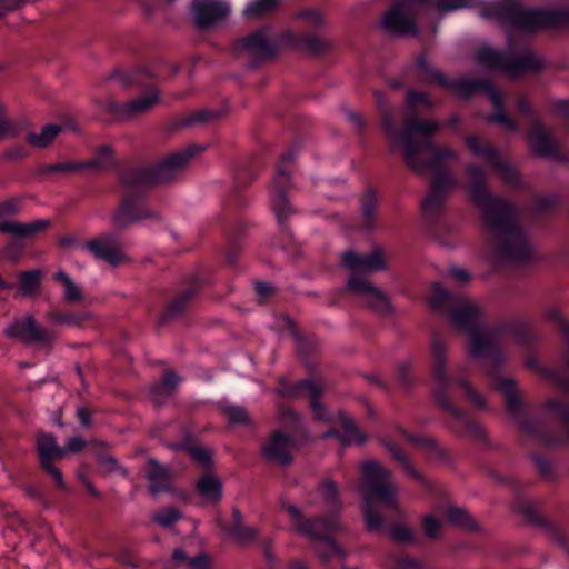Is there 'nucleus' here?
<instances>
[{
	"label": "nucleus",
	"mask_w": 569,
	"mask_h": 569,
	"mask_svg": "<svg viewBox=\"0 0 569 569\" xmlns=\"http://www.w3.org/2000/svg\"><path fill=\"white\" fill-rule=\"evenodd\" d=\"M375 96L380 110L381 126L391 148H401L407 166L416 172H432L431 191L422 206L426 211L436 210L440 207L443 196L458 187L456 177L441 167L445 162L457 158L456 151L447 147L432 149L426 140L437 131L436 122L406 119L405 131L397 130L393 124V113L385 97L380 92H376Z\"/></svg>",
	"instance_id": "1"
},
{
	"label": "nucleus",
	"mask_w": 569,
	"mask_h": 569,
	"mask_svg": "<svg viewBox=\"0 0 569 569\" xmlns=\"http://www.w3.org/2000/svg\"><path fill=\"white\" fill-rule=\"evenodd\" d=\"M428 299L435 310L449 313L456 328L469 333L470 358L483 360L486 365L497 360L499 348L509 338V331L480 328L482 310L476 301L450 295L439 282L432 283Z\"/></svg>",
	"instance_id": "2"
},
{
	"label": "nucleus",
	"mask_w": 569,
	"mask_h": 569,
	"mask_svg": "<svg viewBox=\"0 0 569 569\" xmlns=\"http://www.w3.org/2000/svg\"><path fill=\"white\" fill-rule=\"evenodd\" d=\"M467 174L470 197L482 208L497 253L515 262L527 259L531 253V247L515 221L513 210L505 201L486 194L485 177L478 167H469Z\"/></svg>",
	"instance_id": "3"
},
{
	"label": "nucleus",
	"mask_w": 569,
	"mask_h": 569,
	"mask_svg": "<svg viewBox=\"0 0 569 569\" xmlns=\"http://www.w3.org/2000/svg\"><path fill=\"white\" fill-rule=\"evenodd\" d=\"M360 492L363 500V517L369 531H379L383 526L381 511H397V488L391 473L377 461L361 465Z\"/></svg>",
	"instance_id": "4"
},
{
	"label": "nucleus",
	"mask_w": 569,
	"mask_h": 569,
	"mask_svg": "<svg viewBox=\"0 0 569 569\" xmlns=\"http://www.w3.org/2000/svg\"><path fill=\"white\" fill-rule=\"evenodd\" d=\"M341 261L351 273L347 282L348 292L377 312H390L391 305L389 298L367 278L361 276V273H370L386 268L387 261L382 251L375 249L369 256H360L353 251H347L342 254Z\"/></svg>",
	"instance_id": "5"
},
{
	"label": "nucleus",
	"mask_w": 569,
	"mask_h": 569,
	"mask_svg": "<svg viewBox=\"0 0 569 569\" xmlns=\"http://www.w3.org/2000/svg\"><path fill=\"white\" fill-rule=\"evenodd\" d=\"M281 509L288 515L295 530L313 541V548L322 562L328 563L333 559L342 560L343 552L330 538V535L339 529V522L336 518L328 520L321 518L306 519L303 511L291 502H282Z\"/></svg>",
	"instance_id": "6"
},
{
	"label": "nucleus",
	"mask_w": 569,
	"mask_h": 569,
	"mask_svg": "<svg viewBox=\"0 0 569 569\" xmlns=\"http://www.w3.org/2000/svg\"><path fill=\"white\" fill-rule=\"evenodd\" d=\"M201 150L202 148L198 146H190L168 156L154 167L132 170L123 177V184L128 191L134 192L170 182L182 172L189 161Z\"/></svg>",
	"instance_id": "7"
},
{
	"label": "nucleus",
	"mask_w": 569,
	"mask_h": 569,
	"mask_svg": "<svg viewBox=\"0 0 569 569\" xmlns=\"http://www.w3.org/2000/svg\"><path fill=\"white\" fill-rule=\"evenodd\" d=\"M3 332L9 339L40 346H51L57 339L53 329L40 326L31 315L13 319Z\"/></svg>",
	"instance_id": "8"
},
{
	"label": "nucleus",
	"mask_w": 569,
	"mask_h": 569,
	"mask_svg": "<svg viewBox=\"0 0 569 569\" xmlns=\"http://www.w3.org/2000/svg\"><path fill=\"white\" fill-rule=\"evenodd\" d=\"M425 0H406L396 4L386 13L381 21L385 30L400 36L413 34L416 32V22L413 14L417 6Z\"/></svg>",
	"instance_id": "9"
},
{
	"label": "nucleus",
	"mask_w": 569,
	"mask_h": 569,
	"mask_svg": "<svg viewBox=\"0 0 569 569\" xmlns=\"http://www.w3.org/2000/svg\"><path fill=\"white\" fill-rule=\"evenodd\" d=\"M158 102L159 92L156 89H151L144 96L127 103H121L114 101L113 99H109L104 102L102 108L117 119L130 120L148 112Z\"/></svg>",
	"instance_id": "10"
},
{
	"label": "nucleus",
	"mask_w": 569,
	"mask_h": 569,
	"mask_svg": "<svg viewBox=\"0 0 569 569\" xmlns=\"http://www.w3.org/2000/svg\"><path fill=\"white\" fill-rule=\"evenodd\" d=\"M467 147L470 152L481 159H483L489 166L495 168L506 183H515L517 180V171L508 163L501 161L493 148L487 142L481 141L476 136H470L466 140Z\"/></svg>",
	"instance_id": "11"
},
{
	"label": "nucleus",
	"mask_w": 569,
	"mask_h": 569,
	"mask_svg": "<svg viewBox=\"0 0 569 569\" xmlns=\"http://www.w3.org/2000/svg\"><path fill=\"white\" fill-rule=\"evenodd\" d=\"M277 392L286 399H297L307 397L310 400L311 409L318 419L325 418V410L318 401V396L321 392V387L313 381L306 380L295 385H288L280 379Z\"/></svg>",
	"instance_id": "12"
},
{
	"label": "nucleus",
	"mask_w": 569,
	"mask_h": 569,
	"mask_svg": "<svg viewBox=\"0 0 569 569\" xmlns=\"http://www.w3.org/2000/svg\"><path fill=\"white\" fill-rule=\"evenodd\" d=\"M291 160L292 159L290 156L283 158L281 166L277 170V174L271 187V203L279 221H282L291 212L286 196V192L290 187V174L284 169V163L290 162Z\"/></svg>",
	"instance_id": "13"
},
{
	"label": "nucleus",
	"mask_w": 569,
	"mask_h": 569,
	"mask_svg": "<svg viewBox=\"0 0 569 569\" xmlns=\"http://www.w3.org/2000/svg\"><path fill=\"white\" fill-rule=\"evenodd\" d=\"M87 249L96 259L113 267L120 264L124 258L117 238L110 234L88 241Z\"/></svg>",
	"instance_id": "14"
},
{
	"label": "nucleus",
	"mask_w": 569,
	"mask_h": 569,
	"mask_svg": "<svg viewBox=\"0 0 569 569\" xmlns=\"http://www.w3.org/2000/svg\"><path fill=\"white\" fill-rule=\"evenodd\" d=\"M239 50L256 60L268 59L274 54V40L266 30H260L244 38L239 43Z\"/></svg>",
	"instance_id": "15"
},
{
	"label": "nucleus",
	"mask_w": 569,
	"mask_h": 569,
	"mask_svg": "<svg viewBox=\"0 0 569 569\" xmlns=\"http://www.w3.org/2000/svg\"><path fill=\"white\" fill-rule=\"evenodd\" d=\"M293 450L295 443L291 438L281 432H274L262 448L264 457L279 465L290 463Z\"/></svg>",
	"instance_id": "16"
},
{
	"label": "nucleus",
	"mask_w": 569,
	"mask_h": 569,
	"mask_svg": "<svg viewBox=\"0 0 569 569\" xmlns=\"http://www.w3.org/2000/svg\"><path fill=\"white\" fill-rule=\"evenodd\" d=\"M193 13L200 27H209L224 19L229 13V7L218 0H196Z\"/></svg>",
	"instance_id": "17"
},
{
	"label": "nucleus",
	"mask_w": 569,
	"mask_h": 569,
	"mask_svg": "<svg viewBox=\"0 0 569 569\" xmlns=\"http://www.w3.org/2000/svg\"><path fill=\"white\" fill-rule=\"evenodd\" d=\"M156 212L146 206L131 200H124L113 216V223L118 228H124L134 222L156 218Z\"/></svg>",
	"instance_id": "18"
},
{
	"label": "nucleus",
	"mask_w": 569,
	"mask_h": 569,
	"mask_svg": "<svg viewBox=\"0 0 569 569\" xmlns=\"http://www.w3.org/2000/svg\"><path fill=\"white\" fill-rule=\"evenodd\" d=\"M556 16L550 12L531 9H520L515 14V23L522 30L550 27L556 22Z\"/></svg>",
	"instance_id": "19"
},
{
	"label": "nucleus",
	"mask_w": 569,
	"mask_h": 569,
	"mask_svg": "<svg viewBox=\"0 0 569 569\" xmlns=\"http://www.w3.org/2000/svg\"><path fill=\"white\" fill-rule=\"evenodd\" d=\"M49 226L48 220H38L30 223H19L8 220L0 222V232L8 233L16 238H31Z\"/></svg>",
	"instance_id": "20"
},
{
	"label": "nucleus",
	"mask_w": 569,
	"mask_h": 569,
	"mask_svg": "<svg viewBox=\"0 0 569 569\" xmlns=\"http://www.w3.org/2000/svg\"><path fill=\"white\" fill-rule=\"evenodd\" d=\"M146 477L152 495H158L169 488L170 475L168 469L154 460L148 461Z\"/></svg>",
	"instance_id": "21"
},
{
	"label": "nucleus",
	"mask_w": 569,
	"mask_h": 569,
	"mask_svg": "<svg viewBox=\"0 0 569 569\" xmlns=\"http://www.w3.org/2000/svg\"><path fill=\"white\" fill-rule=\"evenodd\" d=\"M37 446L41 466H49L53 460L60 459L66 455V449L59 447L54 437L49 433L39 435Z\"/></svg>",
	"instance_id": "22"
},
{
	"label": "nucleus",
	"mask_w": 569,
	"mask_h": 569,
	"mask_svg": "<svg viewBox=\"0 0 569 569\" xmlns=\"http://www.w3.org/2000/svg\"><path fill=\"white\" fill-rule=\"evenodd\" d=\"M543 411L547 416L563 422L569 437V389L565 388L560 398L548 399L545 403Z\"/></svg>",
	"instance_id": "23"
},
{
	"label": "nucleus",
	"mask_w": 569,
	"mask_h": 569,
	"mask_svg": "<svg viewBox=\"0 0 569 569\" xmlns=\"http://www.w3.org/2000/svg\"><path fill=\"white\" fill-rule=\"evenodd\" d=\"M61 131L62 127L59 124H47L42 127L38 132H28L26 136V141L32 148L44 149L53 143Z\"/></svg>",
	"instance_id": "24"
},
{
	"label": "nucleus",
	"mask_w": 569,
	"mask_h": 569,
	"mask_svg": "<svg viewBox=\"0 0 569 569\" xmlns=\"http://www.w3.org/2000/svg\"><path fill=\"white\" fill-rule=\"evenodd\" d=\"M197 492L207 502L216 503L221 498L222 485L213 473H206L197 481Z\"/></svg>",
	"instance_id": "25"
},
{
	"label": "nucleus",
	"mask_w": 569,
	"mask_h": 569,
	"mask_svg": "<svg viewBox=\"0 0 569 569\" xmlns=\"http://www.w3.org/2000/svg\"><path fill=\"white\" fill-rule=\"evenodd\" d=\"M446 345L440 338L435 337L431 341L432 376L439 382H443L446 376Z\"/></svg>",
	"instance_id": "26"
},
{
	"label": "nucleus",
	"mask_w": 569,
	"mask_h": 569,
	"mask_svg": "<svg viewBox=\"0 0 569 569\" xmlns=\"http://www.w3.org/2000/svg\"><path fill=\"white\" fill-rule=\"evenodd\" d=\"M172 560L176 569H211V559L204 553L190 558L183 550L178 549L173 551Z\"/></svg>",
	"instance_id": "27"
},
{
	"label": "nucleus",
	"mask_w": 569,
	"mask_h": 569,
	"mask_svg": "<svg viewBox=\"0 0 569 569\" xmlns=\"http://www.w3.org/2000/svg\"><path fill=\"white\" fill-rule=\"evenodd\" d=\"M529 147L536 154L550 156L555 151V144L549 134L540 126L535 127L529 134Z\"/></svg>",
	"instance_id": "28"
},
{
	"label": "nucleus",
	"mask_w": 569,
	"mask_h": 569,
	"mask_svg": "<svg viewBox=\"0 0 569 569\" xmlns=\"http://www.w3.org/2000/svg\"><path fill=\"white\" fill-rule=\"evenodd\" d=\"M53 280L60 283L63 288V298L69 303H80L84 300V295L81 288L73 281V279L63 270L54 273Z\"/></svg>",
	"instance_id": "29"
},
{
	"label": "nucleus",
	"mask_w": 569,
	"mask_h": 569,
	"mask_svg": "<svg viewBox=\"0 0 569 569\" xmlns=\"http://www.w3.org/2000/svg\"><path fill=\"white\" fill-rule=\"evenodd\" d=\"M179 381V377L173 371L166 372L162 381L153 386L151 389L153 402L157 405L163 403V401L172 395Z\"/></svg>",
	"instance_id": "30"
},
{
	"label": "nucleus",
	"mask_w": 569,
	"mask_h": 569,
	"mask_svg": "<svg viewBox=\"0 0 569 569\" xmlns=\"http://www.w3.org/2000/svg\"><path fill=\"white\" fill-rule=\"evenodd\" d=\"M47 319L53 325L81 327L90 318L89 312H63L52 309L47 312Z\"/></svg>",
	"instance_id": "31"
},
{
	"label": "nucleus",
	"mask_w": 569,
	"mask_h": 569,
	"mask_svg": "<svg viewBox=\"0 0 569 569\" xmlns=\"http://www.w3.org/2000/svg\"><path fill=\"white\" fill-rule=\"evenodd\" d=\"M437 512L448 522L459 525L467 529H472L475 527V522L470 515L458 507L455 506H441L437 507Z\"/></svg>",
	"instance_id": "32"
},
{
	"label": "nucleus",
	"mask_w": 569,
	"mask_h": 569,
	"mask_svg": "<svg viewBox=\"0 0 569 569\" xmlns=\"http://www.w3.org/2000/svg\"><path fill=\"white\" fill-rule=\"evenodd\" d=\"M337 423H339L343 430L341 441L347 443H362L366 437L358 430L353 420L343 412H339L337 416Z\"/></svg>",
	"instance_id": "33"
},
{
	"label": "nucleus",
	"mask_w": 569,
	"mask_h": 569,
	"mask_svg": "<svg viewBox=\"0 0 569 569\" xmlns=\"http://www.w3.org/2000/svg\"><path fill=\"white\" fill-rule=\"evenodd\" d=\"M41 278L42 273L40 270H32L20 273L19 292L26 297L34 295L40 286Z\"/></svg>",
	"instance_id": "34"
},
{
	"label": "nucleus",
	"mask_w": 569,
	"mask_h": 569,
	"mask_svg": "<svg viewBox=\"0 0 569 569\" xmlns=\"http://www.w3.org/2000/svg\"><path fill=\"white\" fill-rule=\"evenodd\" d=\"M279 3V0H254L250 2L243 14L249 19H257L271 12Z\"/></svg>",
	"instance_id": "35"
},
{
	"label": "nucleus",
	"mask_w": 569,
	"mask_h": 569,
	"mask_svg": "<svg viewBox=\"0 0 569 569\" xmlns=\"http://www.w3.org/2000/svg\"><path fill=\"white\" fill-rule=\"evenodd\" d=\"M488 97L496 108V111L491 116V120L498 123L503 124L508 129H515V123L507 117V114L501 109V96L498 90L490 88L488 89Z\"/></svg>",
	"instance_id": "36"
},
{
	"label": "nucleus",
	"mask_w": 569,
	"mask_h": 569,
	"mask_svg": "<svg viewBox=\"0 0 569 569\" xmlns=\"http://www.w3.org/2000/svg\"><path fill=\"white\" fill-rule=\"evenodd\" d=\"M320 503L328 509L338 506V488L332 480H325L319 488Z\"/></svg>",
	"instance_id": "37"
},
{
	"label": "nucleus",
	"mask_w": 569,
	"mask_h": 569,
	"mask_svg": "<svg viewBox=\"0 0 569 569\" xmlns=\"http://www.w3.org/2000/svg\"><path fill=\"white\" fill-rule=\"evenodd\" d=\"M446 521L438 512L437 508L432 513L426 515L423 518V529L429 538H436L440 535L442 523Z\"/></svg>",
	"instance_id": "38"
},
{
	"label": "nucleus",
	"mask_w": 569,
	"mask_h": 569,
	"mask_svg": "<svg viewBox=\"0 0 569 569\" xmlns=\"http://www.w3.org/2000/svg\"><path fill=\"white\" fill-rule=\"evenodd\" d=\"M477 59L481 64L486 67H503V57L499 52L488 47H482L479 49Z\"/></svg>",
	"instance_id": "39"
},
{
	"label": "nucleus",
	"mask_w": 569,
	"mask_h": 569,
	"mask_svg": "<svg viewBox=\"0 0 569 569\" xmlns=\"http://www.w3.org/2000/svg\"><path fill=\"white\" fill-rule=\"evenodd\" d=\"M177 448L184 450L193 461L204 468L211 465V453L207 449L189 445H178Z\"/></svg>",
	"instance_id": "40"
},
{
	"label": "nucleus",
	"mask_w": 569,
	"mask_h": 569,
	"mask_svg": "<svg viewBox=\"0 0 569 569\" xmlns=\"http://www.w3.org/2000/svg\"><path fill=\"white\" fill-rule=\"evenodd\" d=\"M499 390L506 396L508 409L513 412L519 405L518 392L515 383L511 380H502L498 385Z\"/></svg>",
	"instance_id": "41"
},
{
	"label": "nucleus",
	"mask_w": 569,
	"mask_h": 569,
	"mask_svg": "<svg viewBox=\"0 0 569 569\" xmlns=\"http://www.w3.org/2000/svg\"><path fill=\"white\" fill-rule=\"evenodd\" d=\"M16 123L8 117L4 104L0 101V140L16 136Z\"/></svg>",
	"instance_id": "42"
},
{
	"label": "nucleus",
	"mask_w": 569,
	"mask_h": 569,
	"mask_svg": "<svg viewBox=\"0 0 569 569\" xmlns=\"http://www.w3.org/2000/svg\"><path fill=\"white\" fill-rule=\"evenodd\" d=\"M113 159V150L109 146H102L97 151L93 158L90 160L88 166L96 168L108 167Z\"/></svg>",
	"instance_id": "43"
},
{
	"label": "nucleus",
	"mask_w": 569,
	"mask_h": 569,
	"mask_svg": "<svg viewBox=\"0 0 569 569\" xmlns=\"http://www.w3.org/2000/svg\"><path fill=\"white\" fill-rule=\"evenodd\" d=\"M227 419L233 425H248L250 418L246 409L237 406H228L223 409Z\"/></svg>",
	"instance_id": "44"
},
{
	"label": "nucleus",
	"mask_w": 569,
	"mask_h": 569,
	"mask_svg": "<svg viewBox=\"0 0 569 569\" xmlns=\"http://www.w3.org/2000/svg\"><path fill=\"white\" fill-rule=\"evenodd\" d=\"M389 569H425V563L419 559L399 557L392 561Z\"/></svg>",
	"instance_id": "45"
},
{
	"label": "nucleus",
	"mask_w": 569,
	"mask_h": 569,
	"mask_svg": "<svg viewBox=\"0 0 569 569\" xmlns=\"http://www.w3.org/2000/svg\"><path fill=\"white\" fill-rule=\"evenodd\" d=\"M181 517L174 508H166L153 516V520L162 526H169Z\"/></svg>",
	"instance_id": "46"
},
{
	"label": "nucleus",
	"mask_w": 569,
	"mask_h": 569,
	"mask_svg": "<svg viewBox=\"0 0 569 569\" xmlns=\"http://www.w3.org/2000/svg\"><path fill=\"white\" fill-rule=\"evenodd\" d=\"M231 536L239 542H248L257 537V531L248 527H234L231 530Z\"/></svg>",
	"instance_id": "47"
},
{
	"label": "nucleus",
	"mask_w": 569,
	"mask_h": 569,
	"mask_svg": "<svg viewBox=\"0 0 569 569\" xmlns=\"http://www.w3.org/2000/svg\"><path fill=\"white\" fill-rule=\"evenodd\" d=\"M471 6V0H438V9L441 12L462 9Z\"/></svg>",
	"instance_id": "48"
},
{
	"label": "nucleus",
	"mask_w": 569,
	"mask_h": 569,
	"mask_svg": "<svg viewBox=\"0 0 569 569\" xmlns=\"http://www.w3.org/2000/svg\"><path fill=\"white\" fill-rule=\"evenodd\" d=\"M386 448L390 451V453L393 456V458L398 461H400L407 471L412 476L418 478V473L415 471L412 466L407 461L405 455L393 445L385 442Z\"/></svg>",
	"instance_id": "49"
},
{
	"label": "nucleus",
	"mask_w": 569,
	"mask_h": 569,
	"mask_svg": "<svg viewBox=\"0 0 569 569\" xmlns=\"http://www.w3.org/2000/svg\"><path fill=\"white\" fill-rule=\"evenodd\" d=\"M449 277L450 279L457 283V284H463L467 283L470 280V274L467 270L459 268V267H452L449 269Z\"/></svg>",
	"instance_id": "50"
},
{
	"label": "nucleus",
	"mask_w": 569,
	"mask_h": 569,
	"mask_svg": "<svg viewBox=\"0 0 569 569\" xmlns=\"http://www.w3.org/2000/svg\"><path fill=\"white\" fill-rule=\"evenodd\" d=\"M429 98L425 93L420 92H409L406 99V104L408 108H412L419 104H429Z\"/></svg>",
	"instance_id": "51"
},
{
	"label": "nucleus",
	"mask_w": 569,
	"mask_h": 569,
	"mask_svg": "<svg viewBox=\"0 0 569 569\" xmlns=\"http://www.w3.org/2000/svg\"><path fill=\"white\" fill-rule=\"evenodd\" d=\"M391 537L393 540L399 542H407L412 540V531L408 527H396L391 531Z\"/></svg>",
	"instance_id": "52"
},
{
	"label": "nucleus",
	"mask_w": 569,
	"mask_h": 569,
	"mask_svg": "<svg viewBox=\"0 0 569 569\" xmlns=\"http://www.w3.org/2000/svg\"><path fill=\"white\" fill-rule=\"evenodd\" d=\"M42 468L53 478L58 488L66 489L62 473L58 468L53 466V462L49 463V466H42Z\"/></svg>",
	"instance_id": "53"
},
{
	"label": "nucleus",
	"mask_w": 569,
	"mask_h": 569,
	"mask_svg": "<svg viewBox=\"0 0 569 569\" xmlns=\"http://www.w3.org/2000/svg\"><path fill=\"white\" fill-rule=\"evenodd\" d=\"M83 167V164L76 163V162H63L56 166H51L49 168L50 172H70L79 170Z\"/></svg>",
	"instance_id": "54"
},
{
	"label": "nucleus",
	"mask_w": 569,
	"mask_h": 569,
	"mask_svg": "<svg viewBox=\"0 0 569 569\" xmlns=\"http://www.w3.org/2000/svg\"><path fill=\"white\" fill-rule=\"evenodd\" d=\"M26 0H0V11L6 14L9 11H13L20 8Z\"/></svg>",
	"instance_id": "55"
},
{
	"label": "nucleus",
	"mask_w": 569,
	"mask_h": 569,
	"mask_svg": "<svg viewBox=\"0 0 569 569\" xmlns=\"http://www.w3.org/2000/svg\"><path fill=\"white\" fill-rule=\"evenodd\" d=\"M375 204H376L375 197L371 193L367 194V197L365 198V200L362 202V211L367 219H369L373 214Z\"/></svg>",
	"instance_id": "56"
},
{
	"label": "nucleus",
	"mask_w": 569,
	"mask_h": 569,
	"mask_svg": "<svg viewBox=\"0 0 569 569\" xmlns=\"http://www.w3.org/2000/svg\"><path fill=\"white\" fill-rule=\"evenodd\" d=\"M86 448V441L80 437L70 439L66 452H80Z\"/></svg>",
	"instance_id": "57"
},
{
	"label": "nucleus",
	"mask_w": 569,
	"mask_h": 569,
	"mask_svg": "<svg viewBox=\"0 0 569 569\" xmlns=\"http://www.w3.org/2000/svg\"><path fill=\"white\" fill-rule=\"evenodd\" d=\"M463 386H465L466 392L468 393L472 403L479 408L485 407L483 398L480 395H478L476 391H473L468 385L463 383Z\"/></svg>",
	"instance_id": "58"
},
{
	"label": "nucleus",
	"mask_w": 569,
	"mask_h": 569,
	"mask_svg": "<svg viewBox=\"0 0 569 569\" xmlns=\"http://www.w3.org/2000/svg\"><path fill=\"white\" fill-rule=\"evenodd\" d=\"M522 429H523V432L526 433H532V435H536L537 437H539L541 439L542 442L545 443H552V442H557L556 440L553 439H550L549 437H547L545 433H542L540 430H536L535 428H532L531 426L529 425H523L522 426Z\"/></svg>",
	"instance_id": "59"
},
{
	"label": "nucleus",
	"mask_w": 569,
	"mask_h": 569,
	"mask_svg": "<svg viewBox=\"0 0 569 569\" xmlns=\"http://www.w3.org/2000/svg\"><path fill=\"white\" fill-rule=\"evenodd\" d=\"M256 291L261 300H263L273 292V288L270 284L259 282L256 284Z\"/></svg>",
	"instance_id": "60"
},
{
	"label": "nucleus",
	"mask_w": 569,
	"mask_h": 569,
	"mask_svg": "<svg viewBox=\"0 0 569 569\" xmlns=\"http://www.w3.org/2000/svg\"><path fill=\"white\" fill-rule=\"evenodd\" d=\"M555 112L569 119V102L559 101L555 106Z\"/></svg>",
	"instance_id": "61"
},
{
	"label": "nucleus",
	"mask_w": 569,
	"mask_h": 569,
	"mask_svg": "<svg viewBox=\"0 0 569 569\" xmlns=\"http://www.w3.org/2000/svg\"><path fill=\"white\" fill-rule=\"evenodd\" d=\"M101 465L108 472L116 471L118 469V462L112 457H106L101 460Z\"/></svg>",
	"instance_id": "62"
},
{
	"label": "nucleus",
	"mask_w": 569,
	"mask_h": 569,
	"mask_svg": "<svg viewBox=\"0 0 569 569\" xmlns=\"http://www.w3.org/2000/svg\"><path fill=\"white\" fill-rule=\"evenodd\" d=\"M27 156V151L22 147H17L8 151V157L11 159H20Z\"/></svg>",
	"instance_id": "63"
},
{
	"label": "nucleus",
	"mask_w": 569,
	"mask_h": 569,
	"mask_svg": "<svg viewBox=\"0 0 569 569\" xmlns=\"http://www.w3.org/2000/svg\"><path fill=\"white\" fill-rule=\"evenodd\" d=\"M292 420V422H296L297 421V416L293 411L291 410H281V421L282 423H290V421Z\"/></svg>",
	"instance_id": "64"
}]
</instances>
